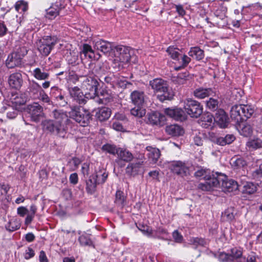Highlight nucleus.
I'll return each instance as SVG.
<instances>
[{
	"label": "nucleus",
	"mask_w": 262,
	"mask_h": 262,
	"mask_svg": "<svg viewBox=\"0 0 262 262\" xmlns=\"http://www.w3.org/2000/svg\"><path fill=\"white\" fill-rule=\"evenodd\" d=\"M126 196L123 191L117 190L116 192L115 203L121 208H123L125 204Z\"/></svg>",
	"instance_id": "4c0bfd02"
},
{
	"label": "nucleus",
	"mask_w": 262,
	"mask_h": 262,
	"mask_svg": "<svg viewBox=\"0 0 262 262\" xmlns=\"http://www.w3.org/2000/svg\"><path fill=\"white\" fill-rule=\"evenodd\" d=\"M56 100L58 102V105L61 106H64L68 103L67 99L61 94L56 97Z\"/></svg>",
	"instance_id": "69168bd1"
},
{
	"label": "nucleus",
	"mask_w": 262,
	"mask_h": 262,
	"mask_svg": "<svg viewBox=\"0 0 262 262\" xmlns=\"http://www.w3.org/2000/svg\"><path fill=\"white\" fill-rule=\"evenodd\" d=\"M69 93L71 97L73 98V101H75L79 104H84L86 103V99H88L85 97V94L83 95L81 90L77 86L69 88Z\"/></svg>",
	"instance_id": "4468645a"
},
{
	"label": "nucleus",
	"mask_w": 262,
	"mask_h": 262,
	"mask_svg": "<svg viewBox=\"0 0 262 262\" xmlns=\"http://www.w3.org/2000/svg\"><path fill=\"white\" fill-rule=\"evenodd\" d=\"M137 227L138 229L143 233V234L150 237L152 231V229L150 227L140 223H139L138 225H137Z\"/></svg>",
	"instance_id": "4d7b16f0"
},
{
	"label": "nucleus",
	"mask_w": 262,
	"mask_h": 262,
	"mask_svg": "<svg viewBox=\"0 0 262 262\" xmlns=\"http://www.w3.org/2000/svg\"><path fill=\"white\" fill-rule=\"evenodd\" d=\"M142 161L129 163L126 169V173L129 174H134L138 172L139 168L142 165Z\"/></svg>",
	"instance_id": "79ce46f5"
},
{
	"label": "nucleus",
	"mask_w": 262,
	"mask_h": 262,
	"mask_svg": "<svg viewBox=\"0 0 262 262\" xmlns=\"http://www.w3.org/2000/svg\"><path fill=\"white\" fill-rule=\"evenodd\" d=\"M190 75L188 72L179 73L177 76L172 78L173 81L178 84H183L189 80Z\"/></svg>",
	"instance_id": "e433bc0d"
},
{
	"label": "nucleus",
	"mask_w": 262,
	"mask_h": 262,
	"mask_svg": "<svg viewBox=\"0 0 262 262\" xmlns=\"http://www.w3.org/2000/svg\"><path fill=\"white\" fill-rule=\"evenodd\" d=\"M64 7L62 0H57L55 3H52L49 8L46 9L45 16L47 19L54 20L59 15L60 12Z\"/></svg>",
	"instance_id": "9d476101"
},
{
	"label": "nucleus",
	"mask_w": 262,
	"mask_h": 262,
	"mask_svg": "<svg viewBox=\"0 0 262 262\" xmlns=\"http://www.w3.org/2000/svg\"><path fill=\"white\" fill-rule=\"evenodd\" d=\"M185 112L192 118H198L203 113V106L200 102L191 98H187L184 101Z\"/></svg>",
	"instance_id": "6e6552de"
},
{
	"label": "nucleus",
	"mask_w": 262,
	"mask_h": 262,
	"mask_svg": "<svg viewBox=\"0 0 262 262\" xmlns=\"http://www.w3.org/2000/svg\"><path fill=\"white\" fill-rule=\"evenodd\" d=\"M198 123L203 128H211L214 123L213 116L209 113H205L198 121Z\"/></svg>",
	"instance_id": "aec40b11"
},
{
	"label": "nucleus",
	"mask_w": 262,
	"mask_h": 262,
	"mask_svg": "<svg viewBox=\"0 0 262 262\" xmlns=\"http://www.w3.org/2000/svg\"><path fill=\"white\" fill-rule=\"evenodd\" d=\"M21 225L20 221L18 219H13L9 221L6 225L5 228L7 230L13 232L19 229Z\"/></svg>",
	"instance_id": "c9c22d12"
},
{
	"label": "nucleus",
	"mask_w": 262,
	"mask_h": 262,
	"mask_svg": "<svg viewBox=\"0 0 262 262\" xmlns=\"http://www.w3.org/2000/svg\"><path fill=\"white\" fill-rule=\"evenodd\" d=\"M165 116L158 112H151L147 114L148 123L152 125H158L165 120Z\"/></svg>",
	"instance_id": "4be33fe9"
},
{
	"label": "nucleus",
	"mask_w": 262,
	"mask_h": 262,
	"mask_svg": "<svg viewBox=\"0 0 262 262\" xmlns=\"http://www.w3.org/2000/svg\"><path fill=\"white\" fill-rule=\"evenodd\" d=\"M214 93L211 88H200L193 92L194 97L198 99H204L207 97L213 96Z\"/></svg>",
	"instance_id": "a878e982"
},
{
	"label": "nucleus",
	"mask_w": 262,
	"mask_h": 262,
	"mask_svg": "<svg viewBox=\"0 0 262 262\" xmlns=\"http://www.w3.org/2000/svg\"><path fill=\"white\" fill-rule=\"evenodd\" d=\"M216 172L215 173H212V174H210L209 170L208 169L200 168L197 171H196L194 173V176L199 179H204L205 180V183H201L199 184L198 188L200 189L201 188L200 187L201 184H207L208 181H209V179H212L214 177H216Z\"/></svg>",
	"instance_id": "6ab92c4d"
},
{
	"label": "nucleus",
	"mask_w": 262,
	"mask_h": 262,
	"mask_svg": "<svg viewBox=\"0 0 262 262\" xmlns=\"http://www.w3.org/2000/svg\"><path fill=\"white\" fill-rule=\"evenodd\" d=\"M70 117L72 118L80 126H85L89 123L91 118L89 113L85 112L83 108L74 107L69 113Z\"/></svg>",
	"instance_id": "1a4fd4ad"
},
{
	"label": "nucleus",
	"mask_w": 262,
	"mask_h": 262,
	"mask_svg": "<svg viewBox=\"0 0 262 262\" xmlns=\"http://www.w3.org/2000/svg\"><path fill=\"white\" fill-rule=\"evenodd\" d=\"M219 260L222 262H231V256H230L229 253L225 252H221L218 256Z\"/></svg>",
	"instance_id": "e2e57ef3"
},
{
	"label": "nucleus",
	"mask_w": 262,
	"mask_h": 262,
	"mask_svg": "<svg viewBox=\"0 0 262 262\" xmlns=\"http://www.w3.org/2000/svg\"><path fill=\"white\" fill-rule=\"evenodd\" d=\"M222 187L225 192H233L239 189L242 185L232 180L228 179L226 176L221 173L216 172V177L209 179L207 184H201L200 187L203 191H210L213 187Z\"/></svg>",
	"instance_id": "f03ea898"
},
{
	"label": "nucleus",
	"mask_w": 262,
	"mask_h": 262,
	"mask_svg": "<svg viewBox=\"0 0 262 262\" xmlns=\"http://www.w3.org/2000/svg\"><path fill=\"white\" fill-rule=\"evenodd\" d=\"M94 48L105 54L110 52L113 49V46L110 42L102 39L94 41Z\"/></svg>",
	"instance_id": "412c9836"
},
{
	"label": "nucleus",
	"mask_w": 262,
	"mask_h": 262,
	"mask_svg": "<svg viewBox=\"0 0 262 262\" xmlns=\"http://www.w3.org/2000/svg\"><path fill=\"white\" fill-rule=\"evenodd\" d=\"M235 210L233 208H228L222 213V216L224 220L231 222L234 219Z\"/></svg>",
	"instance_id": "de8ad7c7"
},
{
	"label": "nucleus",
	"mask_w": 262,
	"mask_h": 262,
	"mask_svg": "<svg viewBox=\"0 0 262 262\" xmlns=\"http://www.w3.org/2000/svg\"><path fill=\"white\" fill-rule=\"evenodd\" d=\"M167 230L162 226L158 227L156 230H152L150 237L166 240L169 237Z\"/></svg>",
	"instance_id": "393cba45"
},
{
	"label": "nucleus",
	"mask_w": 262,
	"mask_h": 262,
	"mask_svg": "<svg viewBox=\"0 0 262 262\" xmlns=\"http://www.w3.org/2000/svg\"><path fill=\"white\" fill-rule=\"evenodd\" d=\"M24 65V62L22 59L16 54L12 53L8 55L6 60V66L8 69H13L16 67L21 68Z\"/></svg>",
	"instance_id": "dca6fc26"
},
{
	"label": "nucleus",
	"mask_w": 262,
	"mask_h": 262,
	"mask_svg": "<svg viewBox=\"0 0 262 262\" xmlns=\"http://www.w3.org/2000/svg\"><path fill=\"white\" fill-rule=\"evenodd\" d=\"M112 98V96L108 92L103 90L100 94L97 92L95 97H93L92 99L98 104H106L109 102Z\"/></svg>",
	"instance_id": "5701e85b"
},
{
	"label": "nucleus",
	"mask_w": 262,
	"mask_h": 262,
	"mask_svg": "<svg viewBox=\"0 0 262 262\" xmlns=\"http://www.w3.org/2000/svg\"><path fill=\"white\" fill-rule=\"evenodd\" d=\"M136 106L130 110V114L135 117H142L146 114L145 109L141 105H135Z\"/></svg>",
	"instance_id": "c03bdc74"
},
{
	"label": "nucleus",
	"mask_w": 262,
	"mask_h": 262,
	"mask_svg": "<svg viewBox=\"0 0 262 262\" xmlns=\"http://www.w3.org/2000/svg\"><path fill=\"white\" fill-rule=\"evenodd\" d=\"M227 8L223 5H219L214 10V15L210 19L207 17L205 19L210 26H216L219 28H223L228 25L227 16L226 15Z\"/></svg>",
	"instance_id": "39448f33"
},
{
	"label": "nucleus",
	"mask_w": 262,
	"mask_h": 262,
	"mask_svg": "<svg viewBox=\"0 0 262 262\" xmlns=\"http://www.w3.org/2000/svg\"><path fill=\"white\" fill-rule=\"evenodd\" d=\"M253 129L251 125L248 123H244L242 125L239 133L245 137H248L252 135Z\"/></svg>",
	"instance_id": "3c124183"
},
{
	"label": "nucleus",
	"mask_w": 262,
	"mask_h": 262,
	"mask_svg": "<svg viewBox=\"0 0 262 262\" xmlns=\"http://www.w3.org/2000/svg\"><path fill=\"white\" fill-rule=\"evenodd\" d=\"M99 68V66H95L92 73L90 72L87 76L80 77L81 89L84 91L85 97L88 98L92 99L96 95L99 85L97 71Z\"/></svg>",
	"instance_id": "7ed1b4c3"
},
{
	"label": "nucleus",
	"mask_w": 262,
	"mask_h": 262,
	"mask_svg": "<svg viewBox=\"0 0 262 262\" xmlns=\"http://www.w3.org/2000/svg\"><path fill=\"white\" fill-rule=\"evenodd\" d=\"M36 99H39L43 103L46 104L47 105L52 104V101L44 90L41 92V93L39 94L38 97L36 98Z\"/></svg>",
	"instance_id": "6e6d98bb"
},
{
	"label": "nucleus",
	"mask_w": 262,
	"mask_h": 262,
	"mask_svg": "<svg viewBox=\"0 0 262 262\" xmlns=\"http://www.w3.org/2000/svg\"><path fill=\"white\" fill-rule=\"evenodd\" d=\"M116 49V59L115 60L119 61L118 64L119 68L122 67L123 63H126L130 61L135 62L134 58V51L129 47L123 45H118L115 47Z\"/></svg>",
	"instance_id": "423d86ee"
},
{
	"label": "nucleus",
	"mask_w": 262,
	"mask_h": 262,
	"mask_svg": "<svg viewBox=\"0 0 262 262\" xmlns=\"http://www.w3.org/2000/svg\"><path fill=\"white\" fill-rule=\"evenodd\" d=\"M78 241L81 246H91L93 245V242L90 238V235L84 233L81 235Z\"/></svg>",
	"instance_id": "864d4df0"
},
{
	"label": "nucleus",
	"mask_w": 262,
	"mask_h": 262,
	"mask_svg": "<svg viewBox=\"0 0 262 262\" xmlns=\"http://www.w3.org/2000/svg\"><path fill=\"white\" fill-rule=\"evenodd\" d=\"M14 54L23 60V58L27 54L28 50L26 47H20L13 52Z\"/></svg>",
	"instance_id": "bf43d9fd"
},
{
	"label": "nucleus",
	"mask_w": 262,
	"mask_h": 262,
	"mask_svg": "<svg viewBox=\"0 0 262 262\" xmlns=\"http://www.w3.org/2000/svg\"><path fill=\"white\" fill-rule=\"evenodd\" d=\"M8 108H11L12 111H9L7 113V116L9 119H14L17 115V112L13 109H12L9 106H3V107L0 108V112H4Z\"/></svg>",
	"instance_id": "052dcab7"
},
{
	"label": "nucleus",
	"mask_w": 262,
	"mask_h": 262,
	"mask_svg": "<svg viewBox=\"0 0 262 262\" xmlns=\"http://www.w3.org/2000/svg\"><path fill=\"white\" fill-rule=\"evenodd\" d=\"M56 36H46L38 40L36 42L37 49L39 53L44 56H47L57 43Z\"/></svg>",
	"instance_id": "0eeeda50"
},
{
	"label": "nucleus",
	"mask_w": 262,
	"mask_h": 262,
	"mask_svg": "<svg viewBox=\"0 0 262 262\" xmlns=\"http://www.w3.org/2000/svg\"><path fill=\"white\" fill-rule=\"evenodd\" d=\"M32 75L35 79L38 80H46L50 76L48 72L45 71L44 69L36 68L33 70Z\"/></svg>",
	"instance_id": "c756f323"
},
{
	"label": "nucleus",
	"mask_w": 262,
	"mask_h": 262,
	"mask_svg": "<svg viewBox=\"0 0 262 262\" xmlns=\"http://www.w3.org/2000/svg\"><path fill=\"white\" fill-rule=\"evenodd\" d=\"M8 83L11 89L19 90L23 83L21 71H17L10 74L8 78Z\"/></svg>",
	"instance_id": "9b49d317"
},
{
	"label": "nucleus",
	"mask_w": 262,
	"mask_h": 262,
	"mask_svg": "<svg viewBox=\"0 0 262 262\" xmlns=\"http://www.w3.org/2000/svg\"><path fill=\"white\" fill-rule=\"evenodd\" d=\"M118 148L114 144L106 143L102 145L101 150L105 153H108L115 156L117 155Z\"/></svg>",
	"instance_id": "a18cd8bd"
},
{
	"label": "nucleus",
	"mask_w": 262,
	"mask_h": 262,
	"mask_svg": "<svg viewBox=\"0 0 262 262\" xmlns=\"http://www.w3.org/2000/svg\"><path fill=\"white\" fill-rule=\"evenodd\" d=\"M128 82L126 79L123 76L118 75V77L115 84V88H120L122 89H125L126 87L127 84Z\"/></svg>",
	"instance_id": "13d9d810"
},
{
	"label": "nucleus",
	"mask_w": 262,
	"mask_h": 262,
	"mask_svg": "<svg viewBox=\"0 0 262 262\" xmlns=\"http://www.w3.org/2000/svg\"><path fill=\"white\" fill-rule=\"evenodd\" d=\"M188 55L197 60H200L204 57V51L198 47H191L188 52Z\"/></svg>",
	"instance_id": "2f4dec72"
},
{
	"label": "nucleus",
	"mask_w": 262,
	"mask_h": 262,
	"mask_svg": "<svg viewBox=\"0 0 262 262\" xmlns=\"http://www.w3.org/2000/svg\"><path fill=\"white\" fill-rule=\"evenodd\" d=\"M229 254L230 256L232 258L231 261L240 262L241 259L244 258V256H242L243 251L241 248L234 247L231 249Z\"/></svg>",
	"instance_id": "72a5a7b5"
},
{
	"label": "nucleus",
	"mask_w": 262,
	"mask_h": 262,
	"mask_svg": "<svg viewBox=\"0 0 262 262\" xmlns=\"http://www.w3.org/2000/svg\"><path fill=\"white\" fill-rule=\"evenodd\" d=\"M149 85L156 92H160L162 94L158 95L160 101L163 102L166 100H171L173 94L171 90L168 87L166 81L161 78H155L149 81Z\"/></svg>",
	"instance_id": "20e7f679"
},
{
	"label": "nucleus",
	"mask_w": 262,
	"mask_h": 262,
	"mask_svg": "<svg viewBox=\"0 0 262 262\" xmlns=\"http://www.w3.org/2000/svg\"><path fill=\"white\" fill-rule=\"evenodd\" d=\"M249 150H254L262 147V140L258 138L249 140L246 143Z\"/></svg>",
	"instance_id": "a19ab883"
},
{
	"label": "nucleus",
	"mask_w": 262,
	"mask_h": 262,
	"mask_svg": "<svg viewBox=\"0 0 262 262\" xmlns=\"http://www.w3.org/2000/svg\"><path fill=\"white\" fill-rule=\"evenodd\" d=\"M15 9L19 13H24L28 9V3L23 0L17 1L15 4Z\"/></svg>",
	"instance_id": "8fccbe9b"
},
{
	"label": "nucleus",
	"mask_w": 262,
	"mask_h": 262,
	"mask_svg": "<svg viewBox=\"0 0 262 262\" xmlns=\"http://www.w3.org/2000/svg\"><path fill=\"white\" fill-rule=\"evenodd\" d=\"M169 168L174 173L181 176H186L188 173L189 168L185 163L181 161H174L169 164Z\"/></svg>",
	"instance_id": "f8f14e48"
},
{
	"label": "nucleus",
	"mask_w": 262,
	"mask_h": 262,
	"mask_svg": "<svg viewBox=\"0 0 262 262\" xmlns=\"http://www.w3.org/2000/svg\"><path fill=\"white\" fill-rule=\"evenodd\" d=\"M172 237L175 242L181 243L183 240V237L177 230H174L172 233Z\"/></svg>",
	"instance_id": "774afa93"
},
{
	"label": "nucleus",
	"mask_w": 262,
	"mask_h": 262,
	"mask_svg": "<svg viewBox=\"0 0 262 262\" xmlns=\"http://www.w3.org/2000/svg\"><path fill=\"white\" fill-rule=\"evenodd\" d=\"M146 150L148 151L147 156L150 163H156L161 155L160 150L151 146H147Z\"/></svg>",
	"instance_id": "cd10ccee"
},
{
	"label": "nucleus",
	"mask_w": 262,
	"mask_h": 262,
	"mask_svg": "<svg viewBox=\"0 0 262 262\" xmlns=\"http://www.w3.org/2000/svg\"><path fill=\"white\" fill-rule=\"evenodd\" d=\"M118 75V74L110 73L104 77V82L107 84H109L112 87L115 88Z\"/></svg>",
	"instance_id": "5fc2aeb1"
},
{
	"label": "nucleus",
	"mask_w": 262,
	"mask_h": 262,
	"mask_svg": "<svg viewBox=\"0 0 262 262\" xmlns=\"http://www.w3.org/2000/svg\"><path fill=\"white\" fill-rule=\"evenodd\" d=\"M242 104H235L231 108L230 115L232 120L236 122H239L243 120L242 113Z\"/></svg>",
	"instance_id": "b1692460"
},
{
	"label": "nucleus",
	"mask_w": 262,
	"mask_h": 262,
	"mask_svg": "<svg viewBox=\"0 0 262 262\" xmlns=\"http://www.w3.org/2000/svg\"><path fill=\"white\" fill-rule=\"evenodd\" d=\"M82 52L85 55H88L92 58L93 55V51L91 46L88 44H83L82 49Z\"/></svg>",
	"instance_id": "680f3d73"
},
{
	"label": "nucleus",
	"mask_w": 262,
	"mask_h": 262,
	"mask_svg": "<svg viewBox=\"0 0 262 262\" xmlns=\"http://www.w3.org/2000/svg\"><path fill=\"white\" fill-rule=\"evenodd\" d=\"M166 132L169 135L173 136H178L182 135L184 133L183 129L177 124H172L167 126L166 128Z\"/></svg>",
	"instance_id": "7c9ffc66"
},
{
	"label": "nucleus",
	"mask_w": 262,
	"mask_h": 262,
	"mask_svg": "<svg viewBox=\"0 0 262 262\" xmlns=\"http://www.w3.org/2000/svg\"><path fill=\"white\" fill-rule=\"evenodd\" d=\"M111 114V109L108 107H104L100 108L97 113V117L100 121H103L108 119Z\"/></svg>",
	"instance_id": "473e14b6"
},
{
	"label": "nucleus",
	"mask_w": 262,
	"mask_h": 262,
	"mask_svg": "<svg viewBox=\"0 0 262 262\" xmlns=\"http://www.w3.org/2000/svg\"><path fill=\"white\" fill-rule=\"evenodd\" d=\"M164 113L166 115L169 116L176 120L181 121L185 119V111H184L182 108H167L165 109Z\"/></svg>",
	"instance_id": "a211bd4d"
},
{
	"label": "nucleus",
	"mask_w": 262,
	"mask_h": 262,
	"mask_svg": "<svg viewBox=\"0 0 262 262\" xmlns=\"http://www.w3.org/2000/svg\"><path fill=\"white\" fill-rule=\"evenodd\" d=\"M30 94L34 98L36 99L39 94L43 90L41 86L36 81L32 80L29 83L28 88Z\"/></svg>",
	"instance_id": "c85d7f7f"
},
{
	"label": "nucleus",
	"mask_w": 262,
	"mask_h": 262,
	"mask_svg": "<svg viewBox=\"0 0 262 262\" xmlns=\"http://www.w3.org/2000/svg\"><path fill=\"white\" fill-rule=\"evenodd\" d=\"M190 58L186 55H181L179 56V61H178L180 65L179 66H176L174 69L178 71L185 68L190 63Z\"/></svg>",
	"instance_id": "58836bf2"
},
{
	"label": "nucleus",
	"mask_w": 262,
	"mask_h": 262,
	"mask_svg": "<svg viewBox=\"0 0 262 262\" xmlns=\"http://www.w3.org/2000/svg\"><path fill=\"white\" fill-rule=\"evenodd\" d=\"M243 192L247 194H252L256 191V186L251 182H246L243 183Z\"/></svg>",
	"instance_id": "09e8293b"
},
{
	"label": "nucleus",
	"mask_w": 262,
	"mask_h": 262,
	"mask_svg": "<svg viewBox=\"0 0 262 262\" xmlns=\"http://www.w3.org/2000/svg\"><path fill=\"white\" fill-rule=\"evenodd\" d=\"M31 119L34 122H38L43 115V108L38 103H33L28 105L27 108Z\"/></svg>",
	"instance_id": "ddd939ff"
},
{
	"label": "nucleus",
	"mask_w": 262,
	"mask_h": 262,
	"mask_svg": "<svg viewBox=\"0 0 262 262\" xmlns=\"http://www.w3.org/2000/svg\"><path fill=\"white\" fill-rule=\"evenodd\" d=\"M214 122H215L221 128H226L229 123V117L223 109L217 110L215 117H213Z\"/></svg>",
	"instance_id": "2eb2a0df"
},
{
	"label": "nucleus",
	"mask_w": 262,
	"mask_h": 262,
	"mask_svg": "<svg viewBox=\"0 0 262 262\" xmlns=\"http://www.w3.org/2000/svg\"><path fill=\"white\" fill-rule=\"evenodd\" d=\"M166 52L171 58L176 61H179V56L181 54H180V50L178 48L174 46H170L167 49Z\"/></svg>",
	"instance_id": "49530a36"
},
{
	"label": "nucleus",
	"mask_w": 262,
	"mask_h": 262,
	"mask_svg": "<svg viewBox=\"0 0 262 262\" xmlns=\"http://www.w3.org/2000/svg\"><path fill=\"white\" fill-rule=\"evenodd\" d=\"M242 108L243 120L249 118L254 112L253 109L249 105L242 104Z\"/></svg>",
	"instance_id": "603ef678"
},
{
	"label": "nucleus",
	"mask_w": 262,
	"mask_h": 262,
	"mask_svg": "<svg viewBox=\"0 0 262 262\" xmlns=\"http://www.w3.org/2000/svg\"><path fill=\"white\" fill-rule=\"evenodd\" d=\"M54 120H46L42 122L45 129L62 138H68L74 125L67 115L62 110H54L52 113Z\"/></svg>",
	"instance_id": "f257e3e1"
},
{
	"label": "nucleus",
	"mask_w": 262,
	"mask_h": 262,
	"mask_svg": "<svg viewBox=\"0 0 262 262\" xmlns=\"http://www.w3.org/2000/svg\"><path fill=\"white\" fill-rule=\"evenodd\" d=\"M174 8L176 9V12L180 17H184L186 14V11L185 10L184 7L182 5H174Z\"/></svg>",
	"instance_id": "338daca9"
},
{
	"label": "nucleus",
	"mask_w": 262,
	"mask_h": 262,
	"mask_svg": "<svg viewBox=\"0 0 262 262\" xmlns=\"http://www.w3.org/2000/svg\"><path fill=\"white\" fill-rule=\"evenodd\" d=\"M98 184L94 176H91L86 181V191L90 194H93L95 190L97 185Z\"/></svg>",
	"instance_id": "f704fd0d"
},
{
	"label": "nucleus",
	"mask_w": 262,
	"mask_h": 262,
	"mask_svg": "<svg viewBox=\"0 0 262 262\" xmlns=\"http://www.w3.org/2000/svg\"><path fill=\"white\" fill-rule=\"evenodd\" d=\"M117 158L115 162L119 164L122 162H129L134 158L132 153L126 148L119 147L117 153Z\"/></svg>",
	"instance_id": "f3484780"
},
{
	"label": "nucleus",
	"mask_w": 262,
	"mask_h": 262,
	"mask_svg": "<svg viewBox=\"0 0 262 262\" xmlns=\"http://www.w3.org/2000/svg\"><path fill=\"white\" fill-rule=\"evenodd\" d=\"M220 105V102L217 99L210 98L208 100L206 101V106L207 108L211 111H216Z\"/></svg>",
	"instance_id": "37998d69"
},
{
	"label": "nucleus",
	"mask_w": 262,
	"mask_h": 262,
	"mask_svg": "<svg viewBox=\"0 0 262 262\" xmlns=\"http://www.w3.org/2000/svg\"><path fill=\"white\" fill-rule=\"evenodd\" d=\"M232 166L236 169L244 168L247 165V161L242 157H237L231 160Z\"/></svg>",
	"instance_id": "ea45409f"
},
{
	"label": "nucleus",
	"mask_w": 262,
	"mask_h": 262,
	"mask_svg": "<svg viewBox=\"0 0 262 262\" xmlns=\"http://www.w3.org/2000/svg\"><path fill=\"white\" fill-rule=\"evenodd\" d=\"M107 173H106L105 172H104L101 174H97L94 176L96 178L98 184H99L103 183L105 182L107 178Z\"/></svg>",
	"instance_id": "0e129e2a"
},
{
	"label": "nucleus",
	"mask_w": 262,
	"mask_h": 262,
	"mask_svg": "<svg viewBox=\"0 0 262 262\" xmlns=\"http://www.w3.org/2000/svg\"><path fill=\"white\" fill-rule=\"evenodd\" d=\"M145 95L144 92L140 91H134L130 94L132 103L134 105H142L144 102Z\"/></svg>",
	"instance_id": "bb28decb"
}]
</instances>
